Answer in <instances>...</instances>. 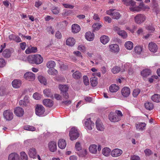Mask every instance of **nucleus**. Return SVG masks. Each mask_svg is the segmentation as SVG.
I'll return each instance as SVG.
<instances>
[{
	"instance_id": "393cba45",
	"label": "nucleus",
	"mask_w": 160,
	"mask_h": 160,
	"mask_svg": "<svg viewBox=\"0 0 160 160\" xmlns=\"http://www.w3.org/2000/svg\"><path fill=\"white\" fill-rule=\"evenodd\" d=\"M85 36L87 40L90 41L93 40L94 35L93 33H91L90 32H88L86 33Z\"/></svg>"
},
{
	"instance_id": "6ab92c4d",
	"label": "nucleus",
	"mask_w": 160,
	"mask_h": 160,
	"mask_svg": "<svg viewBox=\"0 0 160 160\" xmlns=\"http://www.w3.org/2000/svg\"><path fill=\"white\" fill-rule=\"evenodd\" d=\"M151 73V70L149 69H145L141 71V75L144 79L150 75Z\"/></svg>"
},
{
	"instance_id": "49530a36",
	"label": "nucleus",
	"mask_w": 160,
	"mask_h": 160,
	"mask_svg": "<svg viewBox=\"0 0 160 160\" xmlns=\"http://www.w3.org/2000/svg\"><path fill=\"white\" fill-rule=\"evenodd\" d=\"M142 47L141 46H136L134 48V51L135 53L139 54L142 51Z\"/></svg>"
},
{
	"instance_id": "e433bc0d",
	"label": "nucleus",
	"mask_w": 160,
	"mask_h": 160,
	"mask_svg": "<svg viewBox=\"0 0 160 160\" xmlns=\"http://www.w3.org/2000/svg\"><path fill=\"white\" fill-rule=\"evenodd\" d=\"M55 65V62L54 61L52 60L48 62L46 64L47 67L49 69L53 68Z\"/></svg>"
},
{
	"instance_id": "f8f14e48",
	"label": "nucleus",
	"mask_w": 160,
	"mask_h": 160,
	"mask_svg": "<svg viewBox=\"0 0 160 160\" xmlns=\"http://www.w3.org/2000/svg\"><path fill=\"white\" fill-rule=\"evenodd\" d=\"M148 49L151 52H155L158 50V47L156 43L152 42H151L148 44Z\"/></svg>"
},
{
	"instance_id": "f03ea898",
	"label": "nucleus",
	"mask_w": 160,
	"mask_h": 160,
	"mask_svg": "<svg viewBox=\"0 0 160 160\" xmlns=\"http://www.w3.org/2000/svg\"><path fill=\"white\" fill-rule=\"evenodd\" d=\"M125 5L129 6V9L132 12H138L140 11V7L136 6V2L133 0H122Z\"/></svg>"
},
{
	"instance_id": "5fc2aeb1",
	"label": "nucleus",
	"mask_w": 160,
	"mask_h": 160,
	"mask_svg": "<svg viewBox=\"0 0 160 160\" xmlns=\"http://www.w3.org/2000/svg\"><path fill=\"white\" fill-rule=\"evenodd\" d=\"M6 64L5 60L2 58H0V68L4 67Z\"/></svg>"
},
{
	"instance_id": "bf43d9fd",
	"label": "nucleus",
	"mask_w": 160,
	"mask_h": 160,
	"mask_svg": "<svg viewBox=\"0 0 160 160\" xmlns=\"http://www.w3.org/2000/svg\"><path fill=\"white\" fill-rule=\"evenodd\" d=\"M78 49L82 52H84L86 50V48L82 45H80L78 46Z\"/></svg>"
},
{
	"instance_id": "69168bd1",
	"label": "nucleus",
	"mask_w": 160,
	"mask_h": 160,
	"mask_svg": "<svg viewBox=\"0 0 160 160\" xmlns=\"http://www.w3.org/2000/svg\"><path fill=\"white\" fill-rule=\"evenodd\" d=\"M115 10L114 9H110L106 11V13L107 14L112 17L113 13Z\"/></svg>"
},
{
	"instance_id": "4be33fe9",
	"label": "nucleus",
	"mask_w": 160,
	"mask_h": 160,
	"mask_svg": "<svg viewBox=\"0 0 160 160\" xmlns=\"http://www.w3.org/2000/svg\"><path fill=\"white\" fill-rule=\"evenodd\" d=\"M43 104L47 107H51L53 105V102L52 100L49 99H46L43 101Z\"/></svg>"
},
{
	"instance_id": "338daca9",
	"label": "nucleus",
	"mask_w": 160,
	"mask_h": 160,
	"mask_svg": "<svg viewBox=\"0 0 160 160\" xmlns=\"http://www.w3.org/2000/svg\"><path fill=\"white\" fill-rule=\"evenodd\" d=\"M63 6L65 8L72 9L74 7V6L72 5L67 4H63Z\"/></svg>"
},
{
	"instance_id": "79ce46f5",
	"label": "nucleus",
	"mask_w": 160,
	"mask_h": 160,
	"mask_svg": "<svg viewBox=\"0 0 160 160\" xmlns=\"http://www.w3.org/2000/svg\"><path fill=\"white\" fill-rule=\"evenodd\" d=\"M48 73L50 75H55L58 73L57 71L54 68L49 69L48 71Z\"/></svg>"
},
{
	"instance_id": "9d476101",
	"label": "nucleus",
	"mask_w": 160,
	"mask_h": 160,
	"mask_svg": "<svg viewBox=\"0 0 160 160\" xmlns=\"http://www.w3.org/2000/svg\"><path fill=\"white\" fill-rule=\"evenodd\" d=\"M85 126L87 129L91 130L94 127V123L91 120L90 118H89L87 119L85 121Z\"/></svg>"
},
{
	"instance_id": "bb28decb",
	"label": "nucleus",
	"mask_w": 160,
	"mask_h": 160,
	"mask_svg": "<svg viewBox=\"0 0 160 160\" xmlns=\"http://www.w3.org/2000/svg\"><path fill=\"white\" fill-rule=\"evenodd\" d=\"M82 76V75L78 71H76L73 72L72 74L73 78L75 79H79Z\"/></svg>"
},
{
	"instance_id": "13d9d810",
	"label": "nucleus",
	"mask_w": 160,
	"mask_h": 160,
	"mask_svg": "<svg viewBox=\"0 0 160 160\" xmlns=\"http://www.w3.org/2000/svg\"><path fill=\"white\" fill-rule=\"evenodd\" d=\"M47 31L49 33H51L52 34H53L54 33V31L52 27L51 26H49L46 29Z\"/></svg>"
},
{
	"instance_id": "1a4fd4ad",
	"label": "nucleus",
	"mask_w": 160,
	"mask_h": 160,
	"mask_svg": "<svg viewBox=\"0 0 160 160\" xmlns=\"http://www.w3.org/2000/svg\"><path fill=\"white\" fill-rule=\"evenodd\" d=\"M48 147L50 151L55 152L57 149V142L54 141L50 142L48 144Z\"/></svg>"
},
{
	"instance_id": "f704fd0d",
	"label": "nucleus",
	"mask_w": 160,
	"mask_h": 160,
	"mask_svg": "<svg viewBox=\"0 0 160 160\" xmlns=\"http://www.w3.org/2000/svg\"><path fill=\"white\" fill-rule=\"evenodd\" d=\"M152 100L155 102H160V95L158 94H155L152 97Z\"/></svg>"
},
{
	"instance_id": "473e14b6",
	"label": "nucleus",
	"mask_w": 160,
	"mask_h": 160,
	"mask_svg": "<svg viewBox=\"0 0 160 160\" xmlns=\"http://www.w3.org/2000/svg\"><path fill=\"white\" fill-rule=\"evenodd\" d=\"M12 85L14 88H18L21 85V81L18 80H14L12 82Z\"/></svg>"
},
{
	"instance_id": "39448f33",
	"label": "nucleus",
	"mask_w": 160,
	"mask_h": 160,
	"mask_svg": "<svg viewBox=\"0 0 160 160\" xmlns=\"http://www.w3.org/2000/svg\"><path fill=\"white\" fill-rule=\"evenodd\" d=\"M45 109L42 105H37L35 108V113L37 115L42 117L44 116Z\"/></svg>"
},
{
	"instance_id": "09e8293b",
	"label": "nucleus",
	"mask_w": 160,
	"mask_h": 160,
	"mask_svg": "<svg viewBox=\"0 0 160 160\" xmlns=\"http://www.w3.org/2000/svg\"><path fill=\"white\" fill-rule=\"evenodd\" d=\"M21 159L22 160H28V157L26 153L22 152L20 153Z\"/></svg>"
},
{
	"instance_id": "de8ad7c7",
	"label": "nucleus",
	"mask_w": 160,
	"mask_h": 160,
	"mask_svg": "<svg viewBox=\"0 0 160 160\" xmlns=\"http://www.w3.org/2000/svg\"><path fill=\"white\" fill-rule=\"evenodd\" d=\"M52 13L55 14H57L59 13V9L58 7H53L52 9Z\"/></svg>"
},
{
	"instance_id": "58836bf2",
	"label": "nucleus",
	"mask_w": 160,
	"mask_h": 160,
	"mask_svg": "<svg viewBox=\"0 0 160 160\" xmlns=\"http://www.w3.org/2000/svg\"><path fill=\"white\" fill-rule=\"evenodd\" d=\"M38 79L41 83L43 84L44 85L47 84V80L46 78L43 76L40 75L38 76Z\"/></svg>"
},
{
	"instance_id": "2eb2a0df",
	"label": "nucleus",
	"mask_w": 160,
	"mask_h": 160,
	"mask_svg": "<svg viewBox=\"0 0 160 160\" xmlns=\"http://www.w3.org/2000/svg\"><path fill=\"white\" fill-rule=\"evenodd\" d=\"M14 113L17 116L20 117L22 116L24 114V110L20 107H17L15 109Z\"/></svg>"
},
{
	"instance_id": "864d4df0",
	"label": "nucleus",
	"mask_w": 160,
	"mask_h": 160,
	"mask_svg": "<svg viewBox=\"0 0 160 160\" xmlns=\"http://www.w3.org/2000/svg\"><path fill=\"white\" fill-rule=\"evenodd\" d=\"M33 97L36 100H39L41 98L42 96L38 93L36 92L33 94Z\"/></svg>"
},
{
	"instance_id": "dca6fc26",
	"label": "nucleus",
	"mask_w": 160,
	"mask_h": 160,
	"mask_svg": "<svg viewBox=\"0 0 160 160\" xmlns=\"http://www.w3.org/2000/svg\"><path fill=\"white\" fill-rule=\"evenodd\" d=\"M122 152L121 150L116 148L114 149L111 152V155L114 157H117L120 156Z\"/></svg>"
},
{
	"instance_id": "7c9ffc66",
	"label": "nucleus",
	"mask_w": 160,
	"mask_h": 160,
	"mask_svg": "<svg viewBox=\"0 0 160 160\" xmlns=\"http://www.w3.org/2000/svg\"><path fill=\"white\" fill-rule=\"evenodd\" d=\"M119 89V87L118 86H116L115 84H112L109 87L110 91L112 92H117Z\"/></svg>"
},
{
	"instance_id": "6e6d98bb",
	"label": "nucleus",
	"mask_w": 160,
	"mask_h": 160,
	"mask_svg": "<svg viewBox=\"0 0 160 160\" xmlns=\"http://www.w3.org/2000/svg\"><path fill=\"white\" fill-rule=\"evenodd\" d=\"M83 81L85 85L87 86L89 84V82L88 78L86 76H84L83 77Z\"/></svg>"
},
{
	"instance_id": "423d86ee",
	"label": "nucleus",
	"mask_w": 160,
	"mask_h": 160,
	"mask_svg": "<svg viewBox=\"0 0 160 160\" xmlns=\"http://www.w3.org/2000/svg\"><path fill=\"white\" fill-rule=\"evenodd\" d=\"M108 118L111 122H114L119 121L121 119L116 113L112 112L110 113L108 115Z\"/></svg>"
},
{
	"instance_id": "9b49d317",
	"label": "nucleus",
	"mask_w": 160,
	"mask_h": 160,
	"mask_svg": "<svg viewBox=\"0 0 160 160\" xmlns=\"http://www.w3.org/2000/svg\"><path fill=\"white\" fill-rule=\"evenodd\" d=\"M24 78L29 81H33L35 78L34 74L31 72H27L24 75Z\"/></svg>"
},
{
	"instance_id": "680f3d73",
	"label": "nucleus",
	"mask_w": 160,
	"mask_h": 160,
	"mask_svg": "<svg viewBox=\"0 0 160 160\" xmlns=\"http://www.w3.org/2000/svg\"><path fill=\"white\" fill-rule=\"evenodd\" d=\"M146 28L148 30L151 32L155 30V28L152 26V25H149L146 26Z\"/></svg>"
},
{
	"instance_id": "b1692460",
	"label": "nucleus",
	"mask_w": 160,
	"mask_h": 160,
	"mask_svg": "<svg viewBox=\"0 0 160 160\" xmlns=\"http://www.w3.org/2000/svg\"><path fill=\"white\" fill-rule=\"evenodd\" d=\"M89 150L90 152L94 154H96L97 152V145L93 144L91 145L89 148Z\"/></svg>"
},
{
	"instance_id": "f257e3e1",
	"label": "nucleus",
	"mask_w": 160,
	"mask_h": 160,
	"mask_svg": "<svg viewBox=\"0 0 160 160\" xmlns=\"http://www.w3.org/2000/svg\"><path fill=\"white\" fill-rule=\"evenodd\" d=\"M28 61L31 63L39 64L43 62V58L40 54H36L29 56L28 58Z\"/></svg>"
},
{
	"instance_id": "ddd939ff",
	"label": "nucleus",
	"mask_w": 160,
	"mask_h": 160,
	"mask_svg": "<svg viewBox=\"0 0 160 160\" xmlns=\"http://www.w3.org/2000/svg\"><path fill=\"white\" fill-rule=\"evenodd\" d=\"M122 95L124 97H127L130 93V90L129 88L127 87H123L121 90Z\"/></svg>"
},
{
	"instance_id": "3c124183",
	"label": "nucleus",
	"mask_w": 160,
	"mask_h": 160,
	"mask_svg": "<svg viewBox=\"0 0 160 160\" xmlns=\"http://www.w3.org/2000/svg\"><path fill=\"white\" fill-rule=\"evenodd\" d=\"M140 90L138 88L134 89L132 92V95L134 97H136L140 92Z\"/></svg>"
},
{
	"instance_id": "8fccbe9b",
	"label": "nucleus",
	"mask_w": 160,
	"mask_h": 160,
	"mask_svg": "<svg viewBox=\"0 0 160 160\" xmlns=\"http://www.w3.org/2000/svg\"><path fill=\"white\" fill-rule=\"evenodd\" d=\"M120 70V68L119 67L115 66L112 69V72L114 74L118 73Z\"/></svg>"
},
{
	"instance_id": "c85d7f7f",
	"label": "nucleus",
	"mask_w": 160,
	"mask_h": 160,
	"mask_svg": "<svg viewBox=\"0 0 160 160\" xmlns=\"http://www.w3.org/2000/svg\"><path fill=\"white\" fill-rule=\"evenodd\" d=\"M100 40L102 43L105 44L109 41V37L105 35L102 36L100 38Z\"/></svg>"
},
{
	"instance_id": "0e129e2a",
	"label": "nucleus",
	"mask_w": 160,
	"mask_h": 160,
	"mask_svg": "<svg viewBox=\"0 0 160 160\" xmlns=\"http://www.w3.org/2000/svg\"><path fill=\"white\" fill-rule=\"evenodd\" d=\"M55 36L56 38L59 39H61L62 36L61 33L59 31L56 32Z\"/></svg>"
},
{
	"instance_id": "7ed1b4c3",
	"label": "nucleus",
	"mask_w": 160,
	"mask_h": 160,
	"mask_svg": "<svg viewBox=\"0 0 160 160\" xmlns=\"http://www.w3.org/2000/svg\"><path fill=\"white\" fill-rule=\"evenodd\" d=\"M69 136L70 139L73 141L79 137V133L76 128L73 127L69 131Z\"/></svg>"
},
{
	"instance_id": "c03bdc74",
	"label": "nucleus",
	"mask_w": 160,
	"mask_h": 160,
	"mask_svg": "<svg viewBox=\"0 0 160 160\" xmlns=\"http://www.w3.org/2000/svg\"><path fill=\"white\" fill-rule=\"evenodd\" d=\"M118 33L119 35L121 36L123 38H125L127 36V34L126 32L124 31L121 30L118 32Z\"/></svg>"
},
{
	"instance_id": "cd10ccee",
	"label": "nucleus",
	"mask_w": 160,
	"mask_h": 160,
	"mask_svg": "<svg viewBox=\"0 0 160 160\" xmlns=\"http://www.w3.org/2000/svg\"><path fill=\"white\" fill-rule=\"evenodd\" d=\"M80 26L77 24H74L72 26V30L73 33H78L80 31Z\"/></svg>"
},
{
	"instance_id": "a878e982",
	"label": "nucleus",
	"mask_w": 160,
	"mask_h": 160,
	"mask_svg": "<svg viewBox=\"0 0 160 160\" xmlns=\"http://www.w3.org/2000/svg\"><path fill=\"white\" fill-rule=\"evenodd\" d=\"M96 127L97 129L98 130L103 131L104 128L102 123L99 120H97L96 122Z\"/></svg>"
},
{
	"instance_id": "a18cd8bd",
	"label": "nucleus",
	"mask_w": 160,
	"mask_h": 160,
	"mask_svg": "<svg viewBox=\"0 0 160 160\" xmlns=\"http://www.w3.org/2000/svg\"><path fill=\"white\" fill-rule=\"evenodd\" d=\"M24 128L25 130L32 131H35V128L33 126L29 125H26L24 127Z\"/></svg>"
},
{
	"instance_id": "e2e57ef3",
	"label": "nucleus",
	"mask_w": 160,
	"mask_h": 160,
	"mask_svg": "<svg viewBox=\"0 0 160 160\" xmlns=\"http://www.w3.org/2000/svg\"><path fill=\"white\" fill-rule=\"evenodd\" d=\"M104 20L109 23H110L112 22L111 18L108 16H106L104 18Z\"/></svg>"
},
{
	"instance_id": "603ef678",
	"label": "nucleus",
	"mask_w": 160,
	"mask_h": 160,
	"mask_svg": "<svg viewBox=\"0 0 160 160\" xmlns=\"http://www.w3.org/2000/svg\"><path fill=\"white\" fill-rule=\"evenodd\" d=\"M101 27V25L98 23L94 24L92 25V27L94 30H98Z\"/></svg>"
},
{
	"instance_id": "72a5a7b5",
	"label": "nucleus",
	"mask_w": 160,
	"mask_h": 160,
	"mask_svg": "<svg viewBox=\"0 0 160 160\" xmlns=\"http://www.w3.org/2000/svg\"><path fill=\"white\" fill-rule=\"evenodd\" d=\"M91 85L93 87H94L98 84V78L95 77H92L90 79Z\"/></svg>"
},
{
	"instance_id": "20e7f679",
	"label": "nucleus",
	"mask_w": 160,
	"mask_h": 160,
	"mask_svg": "<svg viewBox=\"0 0 160 160\" xmlns=\"http://www.w3.org/2000/svg\"><path fill=\"white\" fill-rule=\"evenodd\" d=\"M58 88L63 95V97L66 99H68L69 98V95L67 92L68 88L67 86L66 85H59Z\"/></svg>"
},
{
	"instance_id": "4468645a",
	"label": "nucleus",
	"mask_w": 160,
	"mask_h": 160,
	"mask_svg": "<svg viewBox=\"0 0 160 160\" xmlns=\"http://www.w3.org/2000/svg\"><path fill=\"white\" fill-rule=\"evenodd\" d=\"M36 150L33 148H30L28 152V154L30 158H35L37 157Z\"/></svg>"
},
{
	"instance_id": "37998d69",
	"label": "nucleus",
	"mask_w": 160,
	"mask_h": 160,
	"mask_svg": "<svg viewBox=\"0 0 160 160\" xmlns=\"http://www.w3.org/2000/svg\"><path fill=\"white\" fill-rule=\"evenodd\" d=\"M121 16V15L118 12H114L113 13L112 18L114 19H118L120 18Z\"/></svg>"
},
{
	"instance_id": "ea45409f",
	"label": "nucleus",
	"mask_w": 160,
	"mask_h": 160,
	"mask_svg": "<svg viewBox=\"0 0 160 160\" xmlns=\"http://www.w3.org/2000/svg\"><path fill=\"white\" fill-rule=\"evenodd\" d=\"M125 47L128 49L131 50L133 47V43L131 41L127 42L125 44Z\"/></svg>"
},
{
	"instance_id": "2f4dec72",
	"label": "nucleus",
	"mask_w": 160,
	"mask_h": 160,
	"mask_svg": "<svg viewBox=\"0 0 160 160\" xmlns=\"http://www.w3.org/2000/svg\"><path fill=\"white\" fill-rule=\"evenodd\" d=\"M2 55L5 58H9L11 55V52L8 49H5L2 54Z\"/></svg>"
},
{
	"instance_id": "4d7b16f0",
	"label": "nucleus",
	"mask_w": 160,
	"mask_h": 160,
	"mask_svg": "<svg viewBox=\"0 0 160 160\" xmlns=\"http://www.w3.org/2000/svg\"><path fill=\"white\" fill-rule=\"evenodd\" d=\"M75 148L76 150L79 151L82 149L81 145L80 142H76L75 145Z\"/></svg>"
},
{
	"instance_id": "c9c22d12",
	"label": "nucleus",
	"mask_w": 160,
	"mask_h": 160,
	"mask_svg": "<svg viewBox=\"0 0 160 160\" xmlns=\"http://www.w3.org/2000/svg\"><path fill=\"white\" fill-rule=\"evenodd\" d=\"M44 94L46 96L49 97H52V93L49 89H46L43 90Z\"/></svg>"
},
{
	"instance_id": "4c0bfd02",
	"label": "nucleus",
	"mask_w": 160,
	"mask_h": 160,
	"mask_svg": "<svg viewBox=\"0 0 160 160\" xmlns=\"http://www.w3.org/2000/svg\"><path fill=\"white\" fill-rule=\"evenodd\" d=\"M145 107L148 110H151L153 108V105L152 103L149 102H148L145 103Z\"/></svg>"
},
{
	"instance_id": "5701e85b",
	"label": "nucleus",
	"mask_w": 160,
	"mask_h": 160,
	"mask_svg": "<svg viewBox=\"0 0 160 160\" xmlns=\"http://www.w3.org/2000/svg\"><path fill=\"white\" fill-rule=\"evenodd\" d=\"M66 142L63 139H60L58 141V146L59 148L61 149L65 148L66 147Z\"/></svg>"
},
{
	"instance_id": "a211bd4d",
	"label": "nucleus",
	"mask_w": 160,
	"mask_h": 160,
	"mask_svg": "<svg viewBox=\"0 0 160 160\" xmlns=\"http://www.w3.org/2000/svg\"><path fill=\"white\" fill-rule=\"evenodd\" d=\"M37 51V48L36 47H32L31 46H30L26 49L25 52L27 54H29L31 53L36 52Z\"/></svg>"
},
{
	"instance_id": "6e6552de",
	"label": "nucleus",
	"mask_w": 160,
	"mask_h": 160,
	"mask_svg": "<svg viewBox=\"0 0 160 160\" xmlns=\"http://www.w3.org/2000/svg\"><path fill=\"white\" fill-rule=\"evenodd\" d=\"M146 19V17L142 14H139L134 17L135 22L138 24H141L144 22Z\"/></svg>"
},
{
	"instance_id": "a19ab883",
	"label": "nucleus",
	"mask_w": 160,
	"mask_h": 160,
	"mask_svg": "<svg viewBox=\"0 0 160 160\" xmlns=\"http://www.w3.org/2000/svg\"><path fill=\"white\" fill-rule=\"evenodd\" d=\"M111 151L109 148H105L102 149V153L105 156H108L110 154Z\"/></svg>"
},
{
	"instance_id": "774afa93",
	"label": "nucleus",
	"mask_w": 160,
	"mask_h": 160,
	"mask_svg": "<svg viewBox=\"0 0 160 160\" xmlns=\"http://www.w3.org/2000/svg\"><path fill=\"white\" fill-rule=\"evenodd\" d=\"M131 160H140V158L138 156L134 155L131 157Z\"/></svg>"
},
{
	"instance_id": "052dcab7",
	"label": "nucleus",
	"mask_w": 160,
	"mask_h": 160,
	"mask_svg": "<svg viewBox=\"0 0 160 160\" xmlns=\"http://www.w3.org/2000/svg\"><path fill=\"white\" fill-rule=\"evenodd\" d=\"M144 152L147 156H149L152 154L151 151L148 149H147L144 150Z\"/></svg>"
},
{
	"instance_id": "412c9836",
	"label": "nucleus",
	"mask_w": 160,
	"mask_h": 160,
	"mask_svg": "<svg viewBox=\"0 0 160 160\" xmlns=\"http://www.w3.org/2000/svg\"><path fill=\"white\" fill-rule=\"evenodd\" d=\"M146 124L144 122H138L135 125L137 130L142 131L145 129Z\"/></svg>"
},
{
	"instance_id": "f3484780",
	"label": "nucleus",
	"mask_w": 160,
	"mask_h": 160,
	"mask_svg": "<svg viewBox=\"0 0 160 160\" xmlns=\"http://www.w3.org/2000/svg\"><path fill=\"white\" fill-rule=\"evenodd\" d=\"M109 48L110 51L112 52H118L119 51V46L117 44H112L110 45Z\"/></svg>"
},
{
	"instance_id": "aec40b11",
	"label": "nucleus",
	"mask_w": 160,
	"mask_h": 160,
	"mask_svg": "<svg viewBox=\"0 0 160 160\" xmlns=\"http://www.w3.org/2000/svg\"><path fill=\"white\" fill-rule=\"evenodd\" d=\"M8 160H20L19 156L16 153H12L9 155Z\"/></svg>"
},
{
	"instance_id": "0eeeda50",
	"label": "nucleus",
	"mask_w": 160,
	"mask_h": 160,
	"mask_svg": "<svg viewBox=\"0 0 160 160\" xmlns=\"http://www.w3.org/2000/svg\"><path fill=\"white\" fill-rule=\"evenodd\" d=\"M3 115L4 118L7 120H11L13 118L12 112L9 110L5 111L3 113Z\"/></svg>"
},
{
	"instance_id": "c756f323",
	"label": "nucleus",
	"mask_w": 160,
	"mask_h": 160,
	"mask_svg": "<svg viewBox=\"0 0 160 160\" xmlns=\"http://www.w3.org/2000/svg\"><path fill=\"white\" fill-rule=\"evenodd\" d=\"M66 44L69 46H72L75 44V41L73 38H69L66 41Z\"/></svg>"
}]
</instances>
